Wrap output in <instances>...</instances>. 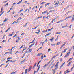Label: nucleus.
<instances>
[{
	"mask_svg": "<svg viewBox=\"0 0 74 74\" xmlns=\"http://www.w3.org/2000/svg\"><path fill=\"white\" fill-rule=\"evenodd\" d=\"M68 53L66 54V55L65 56L64 58H67V57H68V56H69L70 53V51H68Z\"/></svg>",
	"mask_w": 74,
	"mask_h": 74,
	"instance_id": "f257e3e1",
	"label": "nucleus"
},
{
	"mask_svg": "<svg viewBox=\"0 0 74 74\" xmlns=\"http://www.w3.org/2000/svg\"><path fill=\"white\" fill-rule=\"evenodd\" d=\"M67 43V42H65L63 45H62L60 47V49H61L62 48H63V47H64V45H66V44Z\"/></svg>",
	"mask_w": 74,
	"mask_h": 74,
	"instance_id": "f03ea898",
	"label": "nucleus"
},
{
	"mask_svg": "<svg viewBox=\"0 0 74 74\" xmlns=\"http://www.w3.org/2000/svg\"><path fill=\"white\" fill-rule=\"evenodd\" d=\"M59 1H58L56 3H55L54 5H56V7H58V5H59Z\"/></svg>",
	"mask_w": 74,
	"mask_h": 74,
	"instance_id": "7ed1b4c3",
	"label": "nucleus"
},
{
	"mask_svg": "<svg viewBox=\"0 0 74 74\" xmlns=\"http://www.w3.org/2000/svg\"><path fill=\"white\" fill-rule=\"evenodd\" d=\"M32 66H30L28 68V72H29L30 71V70H32Z\"/></svg>",
	"mask_w": 74,
	"mask_h": 74,
	"instance_id": "20e7f679",
	"label": "nucleus"
},
{
	"mask_svg": "<svg viewBox=\"0 0 74 74\" xmlns=\"http://www.w3.org/2000/svg\"><path fill=\"white\" fill-rule=\"evenodd\" d=\"M55 69H52V71H53V74H55V73L56 72V70H56V69L55 68Z\"/></svg>",
	"mask_w": 74,
	"mask_h": 74,
	"instance_id": "39448f33",
	"label": "nucleus"
},
{
	"mask_svg": "<svg viewBox=\"0 0 74 74\" xmlns=\"http://www.w3.org/2000/svg\"><path fill=\"white\" fill-rule=\"evenodd\" d=\"M26 60V59L25 58L24 60H23V61H21V64H22Z\"/></svg>",
	"mask_w": 74,
	"mask_h": 74,
	"instance_id": "423d86ee",
	"label": "nucleus"
},
{
	"mask_svg": "<svg viewBox=\"0 0 74 74\" xmlns=\"http://www.w3.org/2000/svg\"><path fill=\"white\" fill-rule=\"evenodd\" d=\"M54 39V37H51V38L50 39V41H51V42H52Z\"/></svg>",
	"mask_w": 74,
	"mask_h": 74,
	"instance_id": "0eeeda50",
	"label": "nucleus"
},
{
	"mask_svg": "<svg viewBox=\"0 0 74 74\" xmlns=\"http://www.w3.org/2000/svg\"><path fill=\"white\" fill-rule=\"evenodd\" d=\"M72 63V61H71L70 62H69L68 63V64H67V66L68 67H69V66H70L71 64Z\"/></svg>",
	"mask_w": 74,
	"mask_h": 74,
	"instance_id": "6e6552de",
	"label": "nucleus"
},
{
	"mask_svg": "<svg viewBox=\"0 0 74 74\" xmlns=\"http://www.w3.org/2000/svg\"><path fill=\"white\" fill-rule=\"evenodd\" d=\"M51 34V33L50 32L49 33L45 35V38L46 37H47V36H49V35H50Z\"/></svg>",
	"mask_w": 74,
	"mask_h": 74,
	"instance_id": "1a4fd4ad",
	"label": "nucleus"
},
{
	"mask_svg": "<svg viewBox=\"0 0 74 74\" xmlns=\"http://www.w3.org/2000/svg\"><path fill=\"white\" fill-rule=\"evenodd\" d=\"M7 53H10V54H12V52H6L4 54V55H5L6 54H7Z\"/></svg>",
	"mask_w": 74,
	"mask_h": 74,
	"instance_id": "9d476101",
	"label": "nucleus"
},
{
	"mask_svg": "<svg viewBox=\"0 0 74 74\" xmlns=\"http://www.w3.org/2000/svg\"><path fill=\"white\" fill-rule=\"evenodd\" d=\"M71 16H70L67 17L64 19V20H66V19H69V18H71Z\"/></svg>",
	"mask_w": 74,
	"mask_h": 74,
	"instance_id": "9b49d317",
	"label": "nucleus"
},
{
	"mask_svg": "<svg viewBox=\"0 0 74 74\" xmlns=\"http://www.w3.org/2000/svg\"><path fill=\"white\" fill-rule=\"evenodd\" d=\"M10 29H11V27L9 28L8 29H7V30L5 32L6 33L7 32H8L9 30H10Z\"/></svg>",
	"mask_w": 74,
	"mask_h": 74,
	"instance_id": "f8f14e48",
	"label": "nucleus"
},
{
	"mask_svg": "<svg viewBox=\"0 0 74 74\" xmlns=\"http://www.w3.org/2000/svg\"><path fill=\"white\" fill-rule=\"evenodd\" d=\"M40 26V25H37L36 26L37 27H36L35 28H32V29H37V28L38 27V26Z\"/></svg>",
	"mask_w": 74,
	"mask_h": 74,
	"instance_id": "ddd939ff",
	"label": "nucleus"
},
{
	"mask_svg": "<svg viewBox=\"0 0 74 74\" xmlns=\"http://www.w3.org/2000/svg\"><path fill=\"white\" fill-rule=\"evenodd\" d=\"M29 23V22H27L23 26V27H26V26H27V25L28 23Z\"/></svg>",
	"mask_w": 74,
	"mask_h": 74,
	"instance_id": "4468645a",
	"label": "nucleus"
},
{
	"mask_svg": "<svg viewBox=\"0 0 74 74\" xmlns=\"http://www.w3.org/2000/svg\"><path fill=\"white\" fill-rule=\"evenodd\" d=\"M14 32H12V33L11 34H9L8 35V36H12V35H13V34H14Z\"/></svg>",
	"mask_w": 74,
	"mask_h": 74,
	"instance_id": "2eb2a0df",
	"label": "nucleus"
},
{
	"mask_svg": "<svg viewBox=\"0 0 74 74\" xmlns=\"http://www.w3.org/2000/svg\"><path fill=\"white\" fill-rule=\"evenodd\" d=\"M18 22H19V21H17V22H16L15 21H14V22H13L12 23V24H14V23H16V24H17V23H18Z\"/></svg>",
	"mask_w": 74,
	"mask_h": 74,
	"instance_id": "dca6fc26",
	"label": "nucleus"
},
{
	"mask_svg": "<svg viewBox=\"0 0 74 74\" xmlns=\"http://www.w3.org/2000/svg\"><path fill=\"white\" fill-rule=\"evenodd\" d=\"M35 43L31 44L29 46V47H32L34 45Z\"/></svg>",
	"mask_w": 74,
	"mask_h": 74,
	"instance_id": "f3484780",
	"label": "nucleus"
},
{
	"mask_svg": "<svg viewBox=\"0 0 74 74\" xmlns=\"http://www.w3.org/2000/svg\"><path fill=\"white\" fill-rule=\"evenodd\" d=\"M8 20V18H6L3 21V22H5L6 21H7Z\"/></svg>",
	"mask_w": 74,
	"mask_h": 74,
	"instance_id": "a211bd4d",
	"label": "nucleus"
},
{
	"mask_svg": "<svg viewBox=\"0 0 74 74\" xmlns=\"http://www.w3.org/2000/svg\"><path fill=\"white\" fill-rule=\"evenodd\" d=\"M48 66V64H45L44 66L43 67H47Z\"/></svg>",
	"mask_w": 74,
	"mask_h": 74,
	"instance_id": "6ab92c4d",
	"label": "nucleus"
},
{
	"mask_svg": "<svg viewBox=\"0 0 74 74\" xmlns=\"http://www.w3.org/2000/svg\"><path fill=\"white\" fill-rule=\"evenodd\" d=\"M22 19V18H21V17H19V18H18L17 20V21H19V20H21V19Z\"/></svg>",
	"mask_w": 74,
	"mask_h": 74,
	"instance_id": "aec40b11",
	"label": "nucleus"
},
{
	"mask_svg": "<svg viewBox=\"0 0 74 74\" xmlns=\"http://www.w3.org/2000/svg\"><path fill=\"white\" fill-rule=\"evenodd\" d=\"M27 49V47H25L24 49L22 51V53H23V52L24 51L26 50Z\"/></svg>",
	"mask_w": 74,
	"mask_h": 74,
	"instance_id": "412c9836",
	"label": "nucleus"
},
{
	"mask_svg": "<svg viewBox=\"0 0 74 74\" xmlns=\"http://www.w3.org/2000/svg\"><path fill=\"white\" fill-rule=\"evenodd\" d=\"M53 27L51 28V29H49L48 30V32H49V31H51V30H52V29H53Z\"/></svg>",
	"mask_w": 74,
	"mask_h": 74,
	"instance_id": "4be33fe9",
	"label": "nucleus"
},
{
	"mask_svg": "<svg viewBox=\"0 0 74 74\" xmlns=\"http://www.w3.org/2000/svg\"><path fill=\"white\" fill-rule=\"evenodd\" d=\"M47 12V11L46 10L45 11L43 12L42 13V14H45V13H46V12Z\"/></svg>",
	"mask_w": 74,
	"mask_h": 74,
	"instance_id": "5701e85b",
	"label": "nucleus"
},
{
	"mask_svg": "<svg viewBox=\"0 0 74 74\" xmlns=\"http://www.w3.org/2000/svg\"><path fill=\"white\" fill-rule=\"evenodd\" d=\"M17 36V34L16 33L15 35H14L13 37V38H14V37H16Z\"/></svg>",
	"mask_w": 74,
	"mask_h": 74,
	"instance_id": "b1692460",
	"label": "nucleus"
},
{
	"mask_svg": "<svg viewBox=\"0 0 74 74\" xmlns=\"http://www.w3.org/2000/svg\"><path fill=\"white\" fill-rule=\"evenodd\" d=\"M16 46H14V47H12V49H11V51H10L11 52H12V49H14V48H15Z\"/></svg>",
	"mask_w": 74,
	"mask_h": 74,
	"instance_id": "393cba45",
	"label": "nucleus"
},
{
	"mask_svg": "<svg viewBox=\"0 0 74 74\" xmlns=\"http://www.w3.org/2000/svg\"><path fill=\"white\" fill-rule=\"evenodd\" d=\"M12 57H10L8 58H7V60H8V59H12Z\"/></svg>",
	"mask_w": 74,
	"mask_h": 74,
	"instance_id": "a878e982",
	"label": "nucleus"
},
{
	"mask_svg": "<svg viewBox=\"0 0 74 74\" xmlns=\"http://www.w3.org/2000/svg\"><path fill=\"white\" fill-rule=\"evenodd\" d=\"M67 49H64V51H62L63 53H64V52H66V51L67 50Z\"/></svg>",
	"mask_w": 74,
	"mask_h": 74,
	"instance_id": "bb28decb",
	"label": "nucleus"
},
{
	"mask_svg": "<svg viewBox=\"0 0 74 74\" xmlns=\"http://www.w3.org/2000/svg\"><path fill=\"white\" fill-rule=\"evenodd\" d=\"M53 11H55V10H50L49 11V13L51 12H52Z\"/></svg>",
	"mask_w": 74,
	"mask_h": 74,
	"instance_id": "cd10ccee",
	"label": "nucleus"
},
{
	"mask_svg": "<svg viewBox=\"0 0 74 74\" xmlns=\"http://www.w3.org/2000/svg\"><path fill=\"white\" fill-rule=\"evenodd\" d=\"M61 33V32H58L56 33V34H60Z\"/></svg>",
	"mask_w": 74,
	"mask_h": 74,
	"instance_id": "c85d7f7f",
	"label": "nucleus"
},
{
	"mask_svg": "<svg viewBox=\"0 0 74 74\" xmlns=\"http://www.w3.org/2000/svg\"><path fill=\"white\" fill-rule=\"evenodd\" d=\"M22 0H21L18 3H17V4H19L20 3H22Z\"/></svg>",
	"mask_w": 74,
	"mask_h": 74,
	"instance_id": "c756f323",
	"label": "nucleus"
},
{
	"mask_svg": "<svg viewBox=\"0 0 74 74\" xmlns=\"http://www.w3.org/2000/svg\"><path fill=\"white\" fill-rule=\"evenodd\" d=\"M27 70H28V69H25V74H27Z\"/></svg>",
	"mask_w": 74,
	"mask_h": 74,
	"instance_id": "7c9ffc66",
	"label": "nucleus"
},
{
	"mask_svg": "<svg viewBox=\"0 0 74 74\" xmlns=\"http://www.w3.org/2000/svg\"><path fill=\"white\" fill-rule=\"evenodd\" d=\"M41 59L42 60L44 59V57H43V56L42 55L41 56Z\"/></svg>",
	"mask_w": 74,
	"mask_h": 74,
	"instance_id": "2f4dec72",
	"label": "nucleus"
},
{
	"mask_svg": "<svg viewBox=\"0 0 74 74\" xmlns=\"http://www.w3.org/2000/svg\"><path fill=\"white\" fill-rule=\"evenodd\" d=\"M56 20V18L54 19L52 21L51 23H53V21H55Z\"/></svg>",
	"mask_w": 74,
	"mask_h": 74,
	"instance_id": "473e14b6",
	"label": "nucleus"
},
{
	"mask_svg": "<svg viewBox=\"0 0 74 74\" xmlns=\"http://www.w3.org/2000/svg\"><path fill=\"white\" fill-rule=\"evenodd\" d=\"M48 9H52L53 8V7H49L48 8Z\"/></svg>",
	"mask_w": 74,
	"mask_h": 74,
	"instance_id": "72a5a7b5",
	"label": "nucleus"
},
{
	"mask_svg": "<svg viewBox=\"0 0 74 74\" xmlns=\"http://www.w3.org/2000/svg\"><path fill=\"white\" fill-rule=\"evenodd\" d=\"M67 27V25H66L65 26H62V28L63 29V28H65V27Z\"/></svg>",
	"mask_w": 74,
	"mask_h": 74,
	"instance_id": "f704fd0d",
	"label": "nucleus"
},
{
	"mask_svg": "<svg viewBox=\"0 0 74 74\" xmlns=\"http://www.w3.org/2000/svg\"><path fill=\"white\" fill-rule=\"evenodd\" d=\"M55 64H53L51 67V69H52V68H53V67H54V66H55Z\"/></svg>",
	"mask_w": 74,
	"mask_h": 74,
	"instance_id": "c9c22d12",
	"label": "nucleus"
},
{
	"mask_svg": "<svg viewBox=\"0 0 74 74\" xmlns=\"http://www.w3.org/2000/svg\"><path fill=\"white\" fill-rule=\"evenodd\" d=\"M3 7H2V8H1V12H3Z\"/></svg>",
	"mask_w": 74,
	"mask_h": 74,
	"instance_id": "e433bc0d",
	"label": "nucleus"
},
{
	"mask_svg": "<svg viewBox=\"0 0 74 74\" xmlns=\"http://www.w3.org/2000/svg\"><path fill=\"white\" fill-rule=\"evenodd\" d=\"M73 58H74L73 57H72V58H70L69 60V61H71V60H72V59H73Z\"/></svg>",
	"mask_w": 74,
	"mask_h": 74,
	"instance_id": "4c0bfd02",
	"label": "nucleus"
},
{
	"mask_svg": "<svg viewBox=\"0 0 74 74\" xmlns=\"http://www.w3.org/2000/svg\"><path fill=\"white\" fill-rule=\"evenodd\" d=\"M23 9H22V10H20V12H18V13H19L20 12H22V11H23Z\"/></svg>",
	"mask_w": 74,
	"mask_h": 74,
	"instance_id": "58836bf2",
	"label": "nucleus"
},
{
	"mask_svg": "<svg viewBox=\"0 0 74 74\" xmlns=\"http://www.w3.org/2000/svg\"><path fill=\"white\" fill-rule=\"evenodd\" d=\"M51 49H49L48 50V51L47 52H50V51H51Z\"/></svg>",
	"mask_w": 74,
	"mask_h": 74,
	"instance_id": "ea45409f",
	"label": "nucleus"
},
{
	"mask_svg": "<svg viewBox=\"0 0 74 74\" xmlns=\"http://www.w3.org/2000/svg\"><path fill=\"white\" fill-rule=\"evenodd\" d=\"M42 18V16H41L40 17L39 16L38 18H37L36 19H38L39 18Z\"/></svg>",
	"mask_w": 74,
	"mask_h": 74,
	"instance_id": "a19ab883",
	"label": "nucleus"
},
{
	"mask_svg": "<svg viewBox=\"0 0 74 74\" xmlns=\"http://www.w3.org/2000/svg\"><path fill=\"white\" fill-rule=\"evenodd\" d=\"M15 74V72H12L10 74Z\"/></svg>",
	"mask_w": 74,
	"mask_h": 74,
	"instance_id": "79ce46f5",
	"label": "nucleus"
},
{
	"mask_svg": "<svg viewBox=\"0 0 74 74\" xmlns=\"http://www.w3.org/2000/svg\"><path fill=\"white\" fill-rule=\"evenodd\" d=\"M60 42H58V43H57L56 45H59L60 44Z\"/></svg>",
	"mask_w": 74,
	"mask_h": 74,
	"instance_id": "37998d69",
	"label": "nucleus"
},
{
	"mask_svg": "<svg viewBox=\"0 0 74 74\" xmlns=\"http://www.w3.org/2000/svg\"><path fill=\"white\" fill-rule=\"evenodd\" d=\"M32 49H29V52H31L32 51Z\"/></svg>",
	"mask_w": 74,
	"mask_h": 74,
	"instance_id": "c03bdc74",
	"label": "nucleus"
},
{
	"mask_svg": "<svg viewBox=\"0 0 74 74\" xmlns=\"http://www.w3.org/2000/svg\"><path fill=\"white\" fill-rule=\"evenodd\" d=\"M51 45L52 46H55L56 45V44H51Z\"/></svg>",
	"mask_w": 74,
	"mask_h": 74,
	"instance_id": "a18cd8bd",
	"label": "nucleus"
},
{
	"mask_svg": "<svg viewBox=\"0 0 74 74\" xmlns=\"http://www.w3.org/2000/svg\"><path fill=\"white\" fill-rule=\"evenodd\" d=\"M55 67H56L57 68L58 67V64H56V65L55 66Z\"/></svg>",
	"mask_w": 74,
	"mask_h": 74,
	"instance_id": "49530a36",
	"label": "nucleus"
},
{
	"mask_svg": "<svg viewBox=\"0 0 74 74\" xmlns=\"http://www.w3.org/2000/svg\"><path fill=\"white\" fill-rule=\"evenodd\" d=\"M51 61H49V62H48V64H49V63H51Z\"/></svg>",
	"mask_w": 74,
	"mask_h": 74,
	"instance_id": "de8ad7c7",
	"label": "nucleus"
},
{
	"mask_svg": "<svg viewBox=\"0 0 74 74\" xmlns=\"http://www.w3.org/2000/svg\"><path fill=\"white\" fill-rule=\"evenodd\" d=\"M5 37V35H4L3 37V38H2V40H4V37Z\"/></svg>",
	"mask_w": 74,
	"mask_h": 74,
	"instance_id": "09e8293b",
	"label": "nucleus"
},
{
	"mask_svg": "<svg viewBox=\"0 0 74 74\" xmlns=\"http://www.w3.org/2000/svg\"><path fill=\"white\" fill-rule=\"evenodd\" d=\"M63 20H62L59 21V22H63Z\"/></svg>",
	"mask_w": 74,
	"mask_h": 74,
	"instance_id": "8fccbe9b",
	"label": "nucleus"
},
{
	"mask_svg": "<svg viewBox=\"0 0 74 74\" xmlns=\"http://www.w3.org/2000/svg\"><path fill=\"white\" fill-rule=\"evenodd\" d=\"M46 3V2H43L41 3V4H44V3Z\"/></svg>",
	"mask_w": 74,
	"mask_h": 74,
	"instance_id": "3c124183",
	"label": "nucleus"
},
{
	"mask_svg": "<svg viewBox=\"0 0 74 74\" xmlns=\"http://www.w3.org/2000/svg\"><path fill=\"white\" fill-rule=\"evenodd\" d=\"M63 53L62 52L61 53V55H60V57H61V56L63 55V53Z\"/></svg>",
	"mask_w": 74,
	"mask_h": 74,
	"instance_id": "603ef678",
	"label": "nucleus"
},
{
	"mask_svg": "<svg viewBox=\"0 0 74 74\" xmlns=\"http://www.w3.org/2000/svg\"><path fill=\"white\" fill-rule=\"evenodd\" d=\"M23 47V45H22V46H21L20 47V48L19 49H21V48H22V47Z\"/></svg>",
	"mask_w": 74,
	"mask_h": 74,
	"instance_id": "864d4df0",
	"label": "nucleus"
},
{
	"mask_svg": "<svg viewBox=\"0 0 74 74\" xmlns=\"http://www.w3.org/2000/svg\"><path fill=\"white\" fill-rule=\"evenodd\" d=\"M5 65V64H1L0 66V67H1V66H3V65Z\"/></svg>",
	"mask_w": 74,
	"mask_h": 74,
	"instance_id": "5fc2aeb1",
	"label": "nucleus"
},
{
	"mask_svg": "<svg viewBox=\"0 0 74 74\" xmlns=\"http://www.w3.org/2000/svg\"><path fill=\"white\" fill-rule=\"evenodd\" d=\"M23 13H22L21 14H20V15L22 16V15H23Z\"/></svg>",
	"mask_w": 74,
	"mask_h": 74,
	"instance_id": "6e6d98bb",
	"label": "nucleus"
},
{
	"mask_svg": "<svg viewBox=\"0 0 74 74\" xmlns=\"http://www.w3.org/2000/svg\"><path fill=\"white\" fill-rule=\"evenodd\" d=\"M10 62H12V63H14V62H15V61H13L12 60H10Z\"/></svg>",
	"mask_w": 74,
	"mask_h": 74,
	"instance_id": "4d7b16f0",
	"label": "nucleus"
},
{
	"mask_svg": "<svg viewBox=\"0 0 74 74\" xmlns=\"http://www.w3.org/2000/svg\"><path fill=\"white\" fill-rule=\"evenodd\" d=\"M8 5V3H7L6 4H5V6H7V5Z\"/></svg>",
	"mask_w": 74,
	"mask_h": 74,
	"instance_id": "13d9d810",
	"label": "nucleus"
},
{
	"mask_svg": "<svg viewBox=\"0 0 74 74\" xmlns=\"http://www.w3.org/2000/svg\"><path fill=\"white\" fill-rule=\"evenodd\" d=\"M43 6L42 5V6H41L40 7V8H39V11H40V9H41V8H42V7Z\"/></svg>",
	"mask_w": 74,
	"mask_h": 74,
	"instance_id": "bf43d9fd",
	"label": "nucleus"
},
{
	"mask_svg": "<svg viewBox=\"0 0 74 74\" xmlns=\"http://www.w3.org/2000/svg\"><path fill=\"white\" fill-rule=\"evenodd\" d=\"M42 54L41 53H39L38 54V56H40V55H41Z\"/></svg>",
	"mask_w": 74,
	"mask_h": 74,
	"instance_id": "052dcab7",
	"label": "nucleus"
},
{
	"mask_svg": "<svg viewBox=\"0 0 74 74\" xmlns=\"http://www.w3.org/2000/svg\"><path fill=\"white\" fill-rule=\"evenodd\" d=\"M60 23V22L59 21L58 22H57L55 24H56V23Z\"/></svg>",
	"mask_w": 74,
	"mask_h": 74,
	"instance_id": "680f3d73",
	"label": "nucleus"
},
{
	"mask_svg": "<svg viewBox=\"0 0 74 74\" xmlns=\"http://www.w3.org/2000/svg\"><path fill=\"white\" fill-rule=\"evenodd\" d=\"M21 40V39H20V38H18L17 39V41H19L20 40Z\"/></svg>",
	"mask_w": 74,
	"mask_h": 74,
	"instance_id": "e2e57ef3",
	"label": "nucleus"
},
{
	"mask_svg": "<svg viewBox=\"0 0 74 74\" xmlns=\"http://www.w3.org/2000/svg\"><path fill=\"white\" fill-rule=\"evenodd\" d=\"M39 69H40V67H38V69L37 70V71H38L39 70Z\"/></svg>",
	"mask_w": 74,
	"mask_h": 74,
	"instance_id": "0e129e2a",
	"label": "nucleus"
},
{
	"mask_svg": "<svg viewBox=\"0 0 74 74\" xmlns=\"http://www.w3.org/2000/svg\"><path fill=\"white\" fill-rule=\"evenodd\" d=\"M40 29H39L38 30V32L39 33H40Z\"/></svg>",
	"mask_w": 74,
	"mask_h": 74,
	"instance_id": "69168bd1",
	"label": "nucleus"
},
{
	"mask_svg": "<svg viewBox=\"0 0 74 74\" xmlns=\"http://www.w3.org/2000/svg\"><path fill=\"white\" fill-rule=\"evenodd\" d=\"M60 62H62V58H60Z\"/></svg>",
	"mask_w": 74,
	"mask_h": 74,
	"instance_id": "338daca9",
	"label": "nucleus"
},
{
	"mask_svg": "<svg viewBox=\"0 0 74 74\" xmlns=\"http://www.w3.org/2000/svg\"><path fill=\"white\" fill-rule=\"evenodd\" d=\"M36 71H34V73L33 74H36Z\"/></svg>",
	"mask_w": 74,
	"mask_h": 74,
	"instance_id": "774afa93",
	"label": "nucleus"
}]
</instances>
